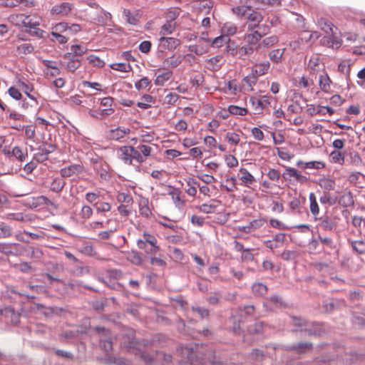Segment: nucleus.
<instances>
[{
  "mask_svg": "<svg viewBox=\"0 0 365 365\" xmlns=\"http://www.w3.org/2000/svg\"><path fill=\"white\" fill-rule=\"evenodd\" d=\"M237 26L232 22H226L223 24L221 28L222 34L225 36L230 38V36H234L237 32Z\"/></svg>",
  "mask_w": 365,
  "mask_h": 365,
  "instance_id": "36",
  "label": "nucleus"
},
{
  "mask_svg": "<svg viewBox=\"0 0 365 365\" xmlns=\"http://www.w3.org/2000/svg\"><path fill=\"white\" fill-rule=\"evenodd\" d=\"M318 184L323 190V192H329L330 191L334 190L336 187L335 181L329 178H322L319 179Z\"/></svg>",
  "mask_w": 365,
  "mask_h": 365,
  "instance_id": "32",
  "label": "nucleus"
},
{
  "mask_svg": "<svg viewBox=\"0 0 365 365\" xmlns=\"http://www.w3.org/2000/svg\"><path fill=\"white\" fill-rule=\"evenodd\" d=\"M324 110H327V112L329 115H332L334 113V109H332L331 107L320 106H317L313 104L307 106V113L311 116H314L317 114L324 115Z\"/></svg>",
  "mask_w": 365,
  "mask_h": 365,
  "instance_id": "18",
  "label": "nucleus"
},
{
  "mask_svg": "<svg viewBox=\"0 0 365 365\" xmlns=\"http://www.w3.org/2000/svg\"><path fill=\"white\" fill-rule=\"evenodd\" d=\"M71 53H72V56L75 58L81 57L83 55H84L88 49L81 45H72L71 46Z\"/></svg>",
  "mask_w": 365,
  "mask_h": 365,
  "instance_id": "58",
  "label": "nucleus"
},
{
  "mask_svg": "<svg viewBox=\"0 0 365 365\" xmlns=\"http://www.w3.org/2000/svg\"><path fill=\"white\" fill-rule=\"evenodd\" d=\"M95 170L102 180H107L110 178L109 167L106 163H96Z\"/></svg>",
  "mask_w": 365,
  "mask_h": 365,
  "instance_id": "33",
  "label": "nucleus"
},
{
  "mask_svg": "<svg viewBox=\"0 0 365 365\" xmlns=\"http://www.w3.org/2000/svg\"><path fill=\"white\" fill-rule=\"evenodd\" d=\"M182 61V58L180 56H172L164 60L163 64L165 66L175 68L178 66Z\"/></svg>",
  "mask_w": 365,
  "mask_h": 365,
  "instance_id": "47",
  "label": "nucleus"
},
{
  "mask_svg": "<svg viewBox=\"0 0 365 365\" xmlns=\"http://www.w3.org/2000/svg\"><path fill=\"white\" fill-rule=\"evenodd\" d=\"M307 69L312 75H317L320 72L325 71V65L321 58L317 54L311 56L308 64Z\"/></svg>",
  "mask_w": 365,
  "mask_h": 365,
  "instance_id": "6",
  "label": "nucleus"
},
{
  "mask_svg": "<svg viewBox=\"0 0 365 365\" xmlns=\"http://www.w3.org/2000/svg\"><path fill=\"white\" fill-rule=\"evenodd\" d=\"M348 180L356 187H363V184L365 182V175L360 172H354L349 175Z\"/></svg>",
  "mask_w": 365,
  "mask_h": 365,
  "instance_id": "28",
  "label": "nucleus"
},
{
  "mask_svg": "<svg viewBox=\"0 0 365 365\" xmlns=\"http://www.w3.org/2000/svg\"><path fill=\"white\" fill-rule=\"evenodd\" d=\"M331 83L332 81L326 71L319 75V86L323 92L330 93L331 91Z\"/></svg>",
  "mask_w": 365,
  "mask_h": 365,
  "instance_id": "24",
  "label": "nucleus"
},
{
  "mask_svg": "<svg viewBox=\"0 0 365 365\" xmlns=\"http://www.w3.org/2000/svg\"><path fill=\"white\" fill-rule=\"evenodd\" d=\"M178 45L179 41L177 38L162 36L159 40L158 48L160 52H165L175 48Z\"/></svg>",
  "mask_w": 365,
  "mask_h": 365,
  "instance_id": "12",
  "label": "nucleus"
},
{
  "mask_svg": "<svg viewBox=\"0 0 365 365\" xmlns=\"http://www.w3.org/2000/svg\"><path fill=\"white\" fill-rule=\"evenodd\" d=\"M154 102V98L152 96L145 94L142 96L141 101L137 103V106L142 109H148L151 106L150 103Z\"/></svg>",
  "mask_w": 365,
  "mask_h": 365,
  "instance_id": "54",
  "label": "nucleus"
},
{
  "mask_svg": "<svg viewBox=\"0 0 365 365\" xmlns=\"http://www.w3.org/2000/svg\"><path fill=\"white\" fill-rule=\"evenodd\" d=\"M270 67V63L269 61H265L259 63H256L252 67V71L254 74L257 75L258 77L264 76L266 74Z\"/></svg>",
  "mask_w": 365,
  "mask_h": 365,
  "instance_id": "30",
  "label": "nucleus"
},
{
  "mask_svg": "<svg viewBox=\"0 0 365 365\" xmlns=\"http://www.w3.org/2000/svg\"><path fill=\"white\" fill-rule=\"evenodd\" d=\"M223 56L217 55L207 61V68L210 71H218L223 64Z\"/></svg>",
  "mask_w": 365,
  "mask_h": 365,
  "instance_id": "25",
  "label": "nucleus"
},
{
  "mask_svg": "<svg viewBox=\"0 0 365 365\" xmlns=\"http://www.w3.org/2000/svg\"><path fill=\"white\" fill-rule=\"evenodd\" d=\"M225 140L231 145L237 146L240 142V135L235 132H227L225 134Z\"/></svg>",
  "mask_w": 365,
  "mask_h": 365,
  "instance_id": "56",
  "label": "nucleus"
},
{
  "mask_svg": "<svg viewBox=\"0 0 365 365\" xmlns=\"http://www.w3.org/2000/svg\"><path fill=\"white\" fill-rule=\"evenodd\" d=\"M156 78L154 81L155 85L163 86L173 77V71L168 69L162 70L158 68L155 71Z\"/></svg>",
  "mask_w": 365,
  "mask_h": 365,
  "instance_id": "13",
  "label": "nucleus"
},
{
  "mask_svg": "<svg viewBox=\"0 0 365 365\" xmlns=\"http://www.w3.org/2000/svg\"><path fill=\"white\" fill-rule=\"evenodd\" d=\"M319 27L325 32L329 36H334L337 28L329 20L324 18H321L318 20Z\"/></svg>",
  "mask_w": 365,
  "mask_h": 365,
  "instance_id": "20",
  "label": "nucleus"
},
{
  "mask_svg": "<svg viewBox=\"0 0 365 365\" xmlns=\"http://www.w3.org/2000/svg\"><path fill=\"white\" fill-rule=\"evenodd\" d=\"M63 58L68 60L65 66L66 70L71 73H74L81 65V60L79 58H75L71 53H65Z\"/></svg>",
  "mask_w": 365,
  "mask_h": 365,
  "instance_id": "16",
  "label": "nucleus"
},
{
  "mask_svg": "<svg viewBox=\"0 0 365 365\" xmlns=\"http://www.w3.org/2000/svg\"><path fill=\"white\" fill-rule=\"evenodd\" d=\"M135 150L138 153L140 159L137 160V163L143 164L145 161L154 155V150L152 146L146 144H139Z\"/></svg>",
  "mask_w": 365,
  "mask_h": 365,
  "instance_id": "11",
  "label": "nucleus"
},
{
  "mask_svg": "<svg viewBox=\"0 0 365 365\" xmlns=\"http://www.w3.org/2000/svg\"><path fill=\"white\" fill-rule=\"evenodd\" d=\"M326 167V163L322 160L309 161L304 163V169L322 170Z\"/></svg>",
  "mask_w": 365,
  "mask_h": 365,
  "instance_id": "55",
  "label": "nucleus"
},
{
  "mask_svg": "<svg viewBox=\"0 0 365 365\" xmlns=\"http://www.w3.org/2000/svg\"><path fill=\"white\" fill-rule=\"evenodd\" d=\"M284 50H285L284 48H283V49L277 48V49H274V50L271 51L269 53V59L272 61L277 63L281 62L282 60V56H283Z\"/></svg>",
  "mask_w": 365,
  "mask_h": 365,
  "instance_id": "51",
  "label": "nucleus"
},
{
  "mask_svg": "<svg viewBox=\"0 0 365 365\" xmlns=\"http://www.w3.org/2000/svg\"><path fill=\"white\" fill-rule=\"evenodd\" d=\"M259 6L257 7V9H266L270 6H280L281 0H255Z\"/></svg>",
  "mask_w": 365,
  "mask_h": 365,
  "instance_id": "41",
  "label": "nucleus"
},
{
  "mask_svg": "<svg viewBox=\"0 0 365 365\" xmlns=\"http://www.w3.org/2000/svg\"><path fill=\"white\" fill-rule=\"evenodd\" d=\"M118 158L125 164L131 165L133 161L137 162L140 158L138 153L135 150V148L133 146L124 145L120 147L117 150Z\"/></svg>",
  "mask_w": 365,
  "mask_h": 365,
  "instance_id": "3",
  "label": "nucleus"
},
{
  "mask_svg": "<svg viewBox=\"0 0 365 365\" xmlns=\"http://www.w3.org/2000/svg\"><path fill=\"white\" fill-rule=\"evenodd\" d=\"M142 237L137 240V246L140 250H144L147 255H154L160 250L155 236L148 232H144Z\"/></svg>",
  "mask_w": 365,
  "mask_h": 365,
  "instance_id": "1",
  "label": "nucleus"
},
{
  "mask_svg": "<svg viewBox=\"0 0 365 365\" xmlns=\"http://www.w3.org/2000/svg\"><path fill=\"white\" fill-rule=\"evenodd\" d=\"M19 54L26 55L33 53L34 47L29 43H24L17 47Z\"/></svg>",
  "mask_w": 365,
  "mask_h": 365,
  "instance_id": "63",
  "label": "nucleus"
},
{
  "mask_svg": "<svg viewBox=\"0 0 365 365\" xmlns=\"http://www.w3.org/2000/svg\"><path fill=\"white\" fill-rule=\"evenodd\" d=\"M123 14L126 21L131 25H137L142 16L140 10L130 11L128 9H123Z\"/></svg>",
  "mask_w": 365,
  "mask_h": 365,
  "instance_id": "19",
  "label": "nucleus"
},
{
  "mask_svg": "<svg viewBox=\"0 0 365 365\" xmlns=\"http://www.w3.org/2000/svg\"><path fill=\"white\" fill-rule=\"evenodd\" d=\"M252 290L257 296H263L267 293V286L262 283H255L252 287Z\"/></svg>",
  "mask_w": 365,
  "mask_h": 365,
  "instance_id": "59",
  "label": "nucleus"
},
{
  "mask_svg": "<svg viewBox=\"0 0 365 365\" xmlns=\"http://www.w3.org/2000/svg\"><path fill=\"white\" fill-rule=\"evenodd\" d=\"M265 222L266 220L263 218L255 219L250 222L247 225L241 227L240 230L245 233H250L262 227Z\"/></svg>",
  "mask_w": 365,
  "mask_h": 365,
  "instance_id": "23",
  "label": "nucleus"
},
{
  "mask_svg": "<svg viewBox=\"0 0 365 365\" xmlns=\"http://www.w3.org/2000/svg\"><path fill=\"white\" fill-rule=\"evenodd\" d=\"M66 185V182L60 178H56L51 182L49 189L56 193H60Z\"/></svg>",
  "mask_w": 365,
  "mask_h": 365,
  "instance_id": "40",
  "label": "nucleus"
},
{
  "mask_svg": "<svg viewBox=\"0 0 365 365\" xmlns=\"http://www.w3.org/2000/svg\"><path fill=\"white\" fill-rule=\"evenodd\" d=\"M168 195L171 196L172 200L176 207L182 209L185 205V196L181 191L177 188H173L169 191Z\"/></svg>",
  "mask_w": 365,
  "mask_h": 365,
  "instance_id": "17",
  "label": "nucleus"
},
{
  "mask_svg": "<svg viewBox=\"0 0 365 365\" xmlns=\"http://www.w3.org/2000/svg\"><path fill=\"white\" fill-rule=\"evenodd\" d=\"M258 76L251 71V73L243 78V82L249 87V91H253V86L256 85Z\"/></svg>",
  "mask_w": 365,
  "mask_h": 365,
  "instance_id": "52",
  "label": "nucleus"
},
{
  "mask_svg": "<svg viewBox=\"0 0 365 365\" xmlns=\"http://www.w3.org/2000/svg\"><path fill=\"white\" fill-rule=\"evenodd\" d=\"M329 157L331 162L333 163H338L341 165H343L344 164V153H343L340 150H333L332 152H331Z\"/></svg>",
  "mask_w": 365,
  "mask_h": 365,
  "instance_id": "43",
  "label": "nucleus"
},
{
  "mask_svg": "<svg viewBox=\"0 0 365 365\" xmlns=\"http://www.w3.org/2000/svg\"><path fill=\"white\" fill-rule=\"evenodd\" d=\"M339 202L344 207L352 205L354 200L351 193L350 192L344 193L340 197Z\"/></svg>",
  "mask_w": 365,
  "mask_h": 365,
  "instance_id": "64",
  "label": "nucleus"
},
{
  "mask_svg": "<svg viewBox=\"0 0 365 365\" xmlns=\"http://www.w3.org/2000/svg\"><path fill=\"white\" fill-rule=\"evenodd\" d=\"M255 50H256L255 48H251L250 46L246 44L240 47L236 51V53L238 54L240 58L245 59L246 57L252 55Z\"/></svg>",
  "mask_w": 365,
  "mask_h": 365,
  "instance_id": "44",
  "label": "nucleus"
},
{
  "mask_svg": "<svg viewBox=\"0 0 365 365\" xmlns=\"http://www.w3.org/2000/svg\"><path fill=\"white\" fill-rule=\"evenodd\" d=\"M83 171L81 165L78 164L70 165L60 170V174L63 178H69L78 175Z\"/></svg>",
  "mask_w": 365,
  "mask_h": 365,
  "instance_id": "22",
  "label": "nucleus"
},
{
  "mask_svg": "<svg viewBox=\"0 0 365 365\" xmlns=\"http://www.w3.org/2000/svg\"><path fill=\"white\" fill-rule=\"evenodd\" d=\"M176 27V23L172 21H167L160 29V34L161 36H167L171 34Z\"/></svg>",
  "mask_w": 365,
  "mask_h": 365,
  "instance_id": "50",
  "label": "nucleus"
},
{
  "mask_svg": "<svg viewBox=\"0 0 365 365\" xmlns=\"http://www.w3.org/2000/svg\"><path fill=\"white\" fill-rule=\"evenodd\" d=\"M73 9V5L68 2H63L61 4L54 5L51 11V15L65 16H67Z\"/></svg>",
  "mask_w": 365,
  "mask_h": 365,
  "instance_id": "14",
  "label": "nucleus"
},
{
  "mask_svg": "<svg viewBox=\"0 0 365 365\" xmlns=\"http://www.w3.org/2000/svg\"><path fill=\"white\" fill-rule=\"evenodd\" d=\"M223 91L225 93L235 96L237 93L241 92V88H240V86L238 85L237 80L233 79V80L228 81L226 83L225 87L223 89Z\"/></svg>",
  "mask_w": 365,
  "mask_h": 365,
  "instance_id": "31",
  "label": "nucleus"
},
{
  "mask_svg": "<svg viewBox=\"0 0 365 365\" xmlns=\"http://www.w3.org/2000/svg\"><path fill=\"white\" fill-rule=\"evenodd\" d=\"M319 226L325 231H331L337 227V222L334 219L325 217L322 220Z\"/></svg>",
  "mask_w": 365,
  "mask_h": 365,
  "instance_id": "42",
  "label": "nucleus"
},
{
  "mask_svg": "<svg viewBox=\"0 0 365 365\" xmlns=\"http://www.w3.org/2000/svg\"><path fill=\"white\" fill-rule=\"evenodd\" d=\"M21 4H25L26 6H34L33 1H28L26 0H3L2 4L7 7H15Z\"/></svg>",
  "mask_w": 365,
  "mask_h": 365,
  "instance_id": "45",
  "label": "nucleus"
},
{
  "mask_svg": "<svg viewBox=\"0 0 365 365\" xmlns=\"http://www.w3.org/2000/svg\"><path fill=\"white\" fill-rule=\"evenodd\" d=\"M93 215V210L90 205H84L79 211L76 212L77 220L84 223L88 220Z\"/></svg>",
  "mask_w": 365,
  "mask_h": 365,
  "instance_id": "21",
  "label": "nucleus"
},
{
  "mask_svg": "<svg viewBox=\"0 0 365 365\" xmlns=\"http://www.w3.org/2000/svg\"><path fill=\"white\" fill-rule=\"evenodd\" d=\"M314 85V80L309 76H302L299 79L295 80V86L299 89L309 90Z\"/></svg>",
  "mask_w": 365,
  "mask_h": 365,
  "instance_id": "26",
  "label": "nucleus"
},
{
  "mask_svg": "<svg viewBox=\"0 0 365 365\" xmlns=\"http://www.w3.org/2000/svg\"><path fill=\"white\" fill-rule=\"evenodd\" d=\"M51 34H68V24L65 22H61L56 24L51 28Z\"/></svg>",
  "mask_w": 365,
  "mask_h": 365,
  "instance_id": "60",
  "label": "nucleus"
},
{
  "mask_svg": "<svg viewBox=\"0 0 365 365\" xmlns=\"http://www.w3.org/2000/svg\"><path fill=\"white\" fill-rule=\"evenodd\" d=\"M230 41V38L225 36L223 34L222 35L215 38L214 39H207V42L210 43L211 46L214 48H221L226 43Z\"/></svg>",
  "mask_w": 365,
  "mask_h": 365,
  "instance_id": "35",
  "label": "nucleus"
},
{
  "mask_svg": "<svg viewBox=\"0 0 365 365\" xmlns=\"http://www.w3.org/2000/svg\"><path fill=\"white\" fill-rule=\"evenodd\" d=\"M80 252L86 256L92 257L97 258L98 255L95 247L92 245H90V244H86L84 246H83L81 248Z\"/></svg>",
  "mask_w": 365,
  "mask_h": 365,
  "instance_id": "57",
  "label": "nucleus"
},
{
  "mask_svg": "<svg viewBox=\"0 0 365 365\" xmlns=\"http://www.w3.org/2000/svg\"><path fill=\"white\" fill-rule=\"evenodd\" d=\"M309 200L310 202V211L314 216H317L319 214V207L317 201L316 195L314 192L309 193Z\"/></svg>",
  "mask_w": 365,
  "mask_h": 365,
  "instance_id": "48",
  "label": "nucleus"
},
{
  "mask_svg": "<svg viewBox=\"0 0 365 365\" xmlns=\"http://www.w3.org/2000/svg\"><path fill=\"white\" fill-rule=\"evenodd\" d=\"M111 69L128 73L132 71V66L130 63H114L110 65Z\"/></svg>",
  "mask_w": 365,
  "mask_h": 365,
  "instance_id": "53",
  "label": "nucleus"
},
{
  "mask_svg": "<svg viewBox=\"0 0 365 365\" xmlns=\"http://www.w3.org/2000/svg\"><path fill=\"white\" fill-rule=\"evenodd\" d=\"M237 178L240 182V185L247 187H250L257 182L255 176L247 168L243 167L239 169Z\"/></svg>",
  "mask_w": 365,
  "mask_h": 365,
  "instance_id": "8",
  "label": "nucleus"
},
{
  "mask_svg": "<svg viewBox=\"0 0 365 365\" xmlns=\"http://www.w3.org/2000/svg\"><path fill=\"white\" fill-rule=\"evenodd\" d=\"M130 131V130L129 128H122L118 127L110 130V137L113 140H119L128 134Z\"/></svg>",
  "mask_w": 365,
  "mask_h": 365,
  "instance_id": "37",
  "label": "nucleus"
},
{
  "mask_svg": "<svg viewBox=\"0 0 365 365\" xmlns=\"http://www.w3.org/2000/svg\"><path fill=\"white\" fill-rule=\"evenodd\" d=\"M42 63L44 66H46L48 69L50 68L51 71H45V73L47 76H56L60 74L61 71L58 67L57 66V63L54 61L43 59L42 60Z\"/></svg>",
  "mask_w": 365,
  "mask_h": 365,
  "instance_id": "29",
  "label": "nucleus"
},
{
  "mask_svg": "<svg viewBox=\"0 0 365 365\" xmlns=\"http://www.w3.org/2000/svg\"><path fill=\"white\" fill-rule=\"evenodd\" d=\"M284 240V235L278 234L276 235L273 239L264 241V243L269 249L274 250L280 247L282 245Z\"/></svg>",
  "mask_w": 365,
  "mask_h": 365,
  "instance_id": "27",
  "label": "nucleus"
},
{
  "mask_svg": "<svg viewBox=\"0 0 365 365\" xmlns=\"http://www.w3.org/2000/svg\"><path fill=\"white\" fill-rule=\"evenodd\" d=\"M52 151L46 148H39L38 152L34 155V159L38 163H43L48 160V155Z\"/></svg>",
  "mask_w": 365,
  "mask_h": 365,
  "instance_id": "49",
  "label": "nucleus"
},
{
  "mask_svg": "<svg viewBox=\"0 0 365 365\" xmlns=\"http://www.w3.org/2000/svg\"><path fill=\"white\" fill-rule=\"evenodd\" d=\"M3 153L9 158L14 157L18 160L22 162L28 157V150L26 148L15 146L11 150L9 148L4 147Z\"/></svg>",
  "mask_w": 365,
  "mask_h": 365,
  "instance_id": "9",
  "label": "nucleus"
},
{
  "mask_svg": "<svg viewBox=\"0 0 365 365\" xmlns=\"http://www.w3.org/2000/svg\"><path fill=\"white\" fill-rule=\"evenodd\" d=\"M40 21L41 19L38 16L24 15L22 26L26 28L30 34L38 37H43L44 31L38 28Z\"/></svg>",
  "mask_w": 365,
  "mask_h": 365,
  "instance_id": "4",
  "label": "nucleus"
},
{
  "mask_svg": "<svg viewBox=\"0 0 365 365\" xmlns=\"http://www.w3.org/2000/svg\"><path fill=\"white\" fill-rule=\"evenodd\" d=\"M272 99V96L267 95L262 96L260 98L251 96L249 102L252 107L255 114L262 115L264 110L268 111V113L269 112V106L271 105Z\"/></svg>",
  "mask_w": 365,
  "mask_h": 365,
  "instance_id": "2",
  "label": "nucleus"
},
{
  "mask_svg": "<svg viewBox=\"0 0 365 365\" xmlns=\"http://www.w3.org/2000/svg\"><path fill=\"white\" fill-rule=\"evenodd\" d=\"M260 29H262V32L260 33L258 31H251L250 34H246L245 36V40L247 43V45L250 46L251 48H256L258 44L260 43L259 41L269 32V27L264 25H262L260 27Z\"/></svg>",
  "mask_w": 365,
  "mask_h": 365,
  "instance_id": "5",
  "label": "nucleus"
},
{
  "mask_svg": "<svg viewBox=\"0 0 365 365\" xmlns=\"http://www.w3.org/2000/svg\"><path fill=\"white\" fill-rule=\"evenodd\" d=\"M26 251L24 247L18 243L0 244V252L6 255H21Z\"/></svg>",
  "mask_w": 365,
  "mask_h": 365,
  "instance_id": "7",
  "label": "nucleus"
},
{
  "mask_svg": "<svg viewBox=\"0 0 365 365\" xmlns=\"http://www.w3.org/2000/svg\"><path fill=\"white\" fill-rule=\"evenodd\" d=\"M100 197V192H88L86 193L85 195V200L88 203L92 204L93 206H95L96 204H97L98 200Z\"/></svg>",
  "mask_w": 365,
  "mask_h": 365,
  "instance_id": "62",
  "label": "nucleus"
},
{
  "mask_svg": "<svg viewBox=\"0 0 365 365\" xmlns=\"http://www.w3.org/2000/svg\"><path fill=\"white\" fill-rule=\"evenodd\" d=\"M139 212L140 214L145 218H149L152 216V211L149 207V202L147 199H143L140 202Z\"/></svg>",
  "mask_w": 365,
  "mask_h": 365,
  "instance_id": "38",
  "label": "nucleus"
},
{
  "mask_svg": "<svg viewBox=\"0 0 365 365\" xmlns=\"http://www.w3.org/2000/svg\"><path fill=\"white\" fill-rule=\"evenodd\" d=\"M127 259L132 264L140 266L143 264V258L141 254L137 251L132 250L128 254Z\"/></svg>",
  "mask_w": 365,
  "mask_h": 365,
  "instance_id": "46",
  "label": "nucleus"
},
{
  "mask_svg": "<svg viewBox=\"0 0 365 365\" xmlns=\"http://www.w3.org/2000/svg\"><path fill=\"white\" fill-rule=\"evenodd\" d=\"M227 111L231 115L235 116H245L249 113V110L245 107H240L236 105H230L227 107Z\"/></svg>",
  "mask_w": 365,
  "mask_h": 365,
  "instance_id": "34",
  "label": "nucleus"
},
{
  "mask_svg": "<svg viewBox=\"0 0 365 365\" xmlns=\"http://www.w3.org/2000/svg\"><path fill=\"white\" fill-rule=\"evenodd\" d=\"M279 41V38L277 36L273 35L264 38L255 48L256 51H258L262 46L264 48H269Z\"/></svg>",
  "mask_w": 365,
  "mask_h": 365,
  "instance_id": "39",
  "label": "nucleus"
},
{
  "mask_svg": "<svg viewBox=\"0 0 365 365\" xmlns=\"http://www.w3.org/2000/svg\"><path fill=\"white\" fill-rule=\"evenodd\" d=\"M250 24L247 26L248 31H253L257 28L260 29L259 24L262 21L264 16L258 11H252L247 17Z\"/></svg>",
  "mask_w": 365,
  "mask_h": 365,
  "instance_id": "15",
  "label": "nucleus"
},
{
  "mask_svg": "<svg viewBox=\"0 0 365 365\" xmlns=\"http://www.w3.org/2000/svg\"><path fill=\"white\" fill-rule=\"evenodd\" d=\"M118 202L123 203V205H132L133 200L130 194L125 192H119L116 197Z\"/></svg>",
  "mask_w": 365,
  "mask_h": 365,
  "instance_id": "61",
  "label": "nucleus"
},
{
  "mask_svg": "<svg viewBox=\"0 0 365 365\" xmlns=\"http://www.w3.org/2000/svg\"><path fill=\"white\" fill-rule=\"evenodd\" d=\"M355 233L354 231L350 232L347 237V242L350 245L353 252L359 255L365 254V238L360 240H354L352 234Z\"/></svg>",
  "mask_w": 365,
  "mask_h": 365,
  "instance_id": "10",
  "label": "nucleus"
}]
</instances>
